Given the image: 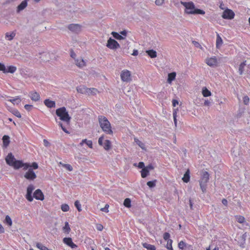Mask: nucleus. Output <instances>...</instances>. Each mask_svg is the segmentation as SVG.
<instances>
[{"mask_svg":"<svg viewBox=\"0 0 250 250\" xmlns=\"http://www.w3.org/2000/svg\"><path fill=\"white\" fill-rule=\"evenodd\" d=\"M56 115L59 117L62 122H59V125L62 130L67 134H69L70 129L71 117L65 107H62L57 109L56 111Z\"/></svg>","mask_w":250,"mask_h":250,"instance_id":"obj_1","label":"nucleus"},{"mask_svg":"<svg viewBox=\"0 0 250 250\" xmlns=\"http://www.w3.org/2000/svg\"><path fill=\"white\" fill-rule=\"evenodd\" d=\"M181 3L185 7V13L187 14H201L204 15V11L195 8V5L192 1L184 2L181 1Z\"/></svg>","mask_w":250,"mask_h":250,"instance_id":"obj_2","label":"nucleus"},{"mask_svg":"<svg viewBox=\"0 0 250 250\" xmlns=\"http://www.w3.org/2000/svg\"><path fill=\"white\" fill-rule=\"evenodd\" d=\"M98 121L102 130L107 134L113 135L111 124L108 119L104 116H99Z\"/></svg>","mask_w":250,"mask_h":250,"instance_id":"obj_3","label":"nucleus"},{"mask_svg":"<svg viewBox=\"0 0 250 250\" xmlns=\"http://www.w3.org/2000/svg\"><path fill=\"white\" fill-rule=\"evenodd\" d=\"M209 179V175L207 171H204L199 181L200 188L203 193L206 191L207 183L208 182Z\"/></svg>","mask_w":250,"mask_h":250,"instance_id":"obj_4","label":"nucleus"},{"mask_svg":"<svg viewBox=\"0 0 250 250\" xmlns=\"http://www.w3.org/2000/svg\"><path fill=\"white\" fill-rule=\"evenodd\" d=\"M120 77L122 81L124 82L128 83L132 80L131 72L127 69H124L121 71Z\"/></svg>","mask_w":250,"mask_h":250,"instance_id":"obj_5","label":"nucleus"},{"mask_svg":"<svg viewBox=\"0 0 250 250\" xmlns=\"http://www.w3.org/2000/svg\"><path fill=\"white\" fill-rule=\"evenodd\" d=\"M12 167H13L15 169H18L23 167L24 170H26L29 168L30 166L27 163H23L22 161L16 160Z\"/></svg>","mask_w":250,"mask_h":250,"instance_id":"obj_6","label":"nucleus"},{"mask_svg":"<svg viewBox=\"0 0 250 250\" xmlns=\"http://www.w3.org/2000/svg\"><path fill=\"white\" fill-rule=\"evenodd\" d=\"M106 46L110 49L116 50L120 48V45L116 40L110 38L107 40Z\"/></svg>","mask_w":250,"mask_h":250,"instance_id":"obj_7","label":"nucleus"},{"mask_svg":"<svg viewBox=\"0 0 250 250\" xmlns=\"http://www.w3.org/2000/svg\"><path fill=\"white\" fill-rule=\"evenodd\" d=\"M235 14L234 12L229 9L227 8L224 10L222 15V17L224 19L232 20L234 18Z\"/></svg>","mask_w":250,"mask_h":250,"instance_id":"obj_8","label":"nucleus"},{"mask_svg":"<svg viewBox=\"0 0 250 250\" xmlns=\"http://www.w3.org/2000/svg\"><path fill=\"white\" fill-rule=\"evenodd\" d=\"M28 171L24 175V178L29 181H34L36 178L37 175L33 170V168L27 169Z\"/></svg>","mask_w":250,"mask_h":250,"instance_id":"obj_9","label":"nucleus"},{"mask_svg":"<svg viewBox=\"0 0 250 250\" xmlns=\"http://www.w3.org/2000/svg\"><path fill=\"white\" fill-rule=\"evenodd\" d=\"M35 187L32 184L29 185L27 187L26 198L29 202H32L33 200L32 193Z\"/></svg>","mask_w":250,"mask_h":250,"instance_id":"obj_10","label":"nucleus"},{"mask_svg":"<svg viewBox=\"0 0 250 250\" xmlns=\"http://www.w3.org/2000/svg\"><path fill=\"white\" fill-rule=\"evenodd\" d=\"M206 63L209 66H216L218 64L217 59L216 57L214 56L210 58H207L206 59Z\"/></svg>","mask_w":250,"mask_h":250,"instance_id":"obj_11","label":"nucleus"},{"mask_svg":"<svg viewBox=\"0 0 250 250\" xmlns=\"http://www.w3.org/2000/svg\"><path fill=\"white\" fill-rule=\"evenodd\" d=\"M63 242L72 249L76 248L78 247L77 245L73 242L72 239L70 237L64 238L63 239Z\"/></svg>","mask_w":250,"mask_h":250,"instance_id":"obj_12","label":"nucleus"},{"mask_svg":"<svg viewBox=\"0 0 250 250\" xmlns=\"http://www.w3.org/2000/svg\"><path fill=\"white\" fill-rule=\"evenodd\" d=\"M16 159L14 157V156L12 154V153H9L6 156L5 158V161L7 165H8L10 166H11L13 165V163L16 161Z\"/></svg>","mask_w":250,"mask_h":250,"instance_id":"obj_13","label":"nucleus"},{"mask_svg":"<svg viewBox=\"0 0 250 250\" xmlns=\"http://www.w3.org/2000/svg\"><path fill=\"white\" fill-rule=\"evenodd\" d=\"M33 197L37 200L42 201L44 199V195L41 189H38L33 193Z\"/></svg>","mask_w":250,"mask_h":250,"instance_id":"obj_14","label":"nucleus"},{"mask_svg":"<svg viewBox=\"0 0 250 250\" xmlns=\"http://www.w3.org/2000/svg\"><path fill=\"white\" fill-rule=\"evenodd\" d=\"M68 29L71 31L78 32L81 30V26L78 24H71L68 26Z\"/></svg>","mask_w":250,"mask_h":250,"instance_id":"obj_15","label":"nucleus"},{"mask_svg":"<svg viewBox=\"0 0 250 250\" xmlns=\"http://www.w3.org/2000/svg\"><path fill=\"white\" fill-rule=\"evenodd\" d=\"M27 6V0H24L22 1L17 7L16 12L17 13H20L21 11L24 9Z\"/></svg>","mask_w":250,"mask_h":250,"instance_id":"obj_16","label":"nucleus"},{"mask_svg":"<svg viewBox=\"0 0 250 250\" xmlns=\"http://www.w3.org/2000/svg\"><path fill=\"white\" fill-rule=\"evenodd\" d=\"M76 65L79 68H82L86 65V62L82 58L75 60Z\"/></svg>","mask_w":250,"mask_h":250,"instance_id":"obj_17","label":"nucleus"},{"mask_svg":"<svg viewBox=\"0 0 250 250\" xmlns=\"http://www.w3.org/2000/svg\"><path fill=\"white\" fill-rule=\"evenodd\" d=\"M223 40L218 33H216V46L217 48H219L223 44Z\"/></svg>","mask_w":250,"mask_h":250,"instance_id":"obj_18","label":"nucleus"},{"mask_svg":"<svg viewBox=\"0 0 250 250\" xmlns=\"http://www.w3.org/2000/svg\"><path fill=\"white\" fill-rule=\"evenodd\" d=\"M78 92L86 94L87 93L88 88L84 85H80L77 88Z\"/></svg>","mask_w":250,"mask_h":250,"instance_id":"obj_19","label":"nucleus"},{"mask_svg":"<svg viewBox=\"0 0 250 250\" xmlns=\"http://www.w3.org/2000/svg\"><path fill=\"white\" fill-rule=\"evenodd\" d=\"M2 140L3 146H4L5 147H7L10 143L9 136L8 135H5L2 137Z\"/></svg>","mask_w":250,"mask_h":250,"instance_id":"obj_20","label":"nucleus"},{"mask_svg":"<svg viewBox=\"0 0 250 250\" xmlns=\"http://www.w3.org/2000/svg\"><path fill=\"white\" fill-rule=\"evenodd\" d=\"M63 232L66 234H68L69 233V232L71 231V228L70 227V226L69 225V223L68 222H65L64 226H63L62 228Z\"/></svg>","mask_w":250,"mask_h":250,"instance_id":"obj_21","label":"nucleus"},{"mask_svg":"<svg viewBox=\"0 0 250 250\" xmlns=\"http://www.w3.org/2000/svg\"><path fill=\"white\" fill-rule=\"evenodd\" d=\"M17 70V68L16 66L11 65L7 67V68L5 67V70L4 71V73H14Z\"/></svg>","mask_w":250,"mask_h":250,"instance_id":"obj_22","label":"nucleus"},{"mask_svg":"<svg viewBox=\"0 0 250 250\" xmlns=\"http://www.w3.org/2000/svg\"><path fill=\"white\" fill-rule=\"evenodd\" d=\"M190 171L189 169H188L186 173L184 174L183 177L182 178L183 181L185 183H188L190 180Z\"/></svg>","mask_w":250,"mask_h":250,"instance_id":"obj_23","label":"nucleus"},{"mask_svg":"<svg viewBox=\"0 0 250 250\" xmlns=\"http://www.w3.org/2000/svg\"><path fill=\"white\" fill-rule=\"evenodd\" d=\"M103 146L105 150H109L111 148V143L109 140H106Z\"/></svg>","mask_w":250,"mask_h":250,"instance_id":"obj_24","label":"nucleus"},{"mask_svg":"<svg viewBox=\"0 0 250 250\" xmlns=\"http://www.w3.org/2000/svg\"><path fill=\"white\" fill-rule=\"evenodd\" d=\"M176 76V73L174 72L169 73L168 75L167 82L170 83L172 81L175 79Z\"/></svg>","mask_w":250,"mask_h":250,"instance_id":"obj_25","label":"nucleus"},{"mask_svg":"<svg viewBox=\"0 0 250 250\" xmlns=\"http://www.w3.org/2000/svg\"><path fill=\"white\" fill-rule=\"evenodd\" d=\"M16 36V33L14 32H7L5 33V38H7L8 41H11Z\"/></svg>","mask_w":250,"mask_h":250,"instance_id":"obj_26","label":"nucleus"},{"mask_svg":"<svg viewBox=\"0 0 250 250\" xmlns=\"http://www.w3.org/2000/svg\"><path fill=\"white\" fill-rule=\"evenodd\" d=\"M146 53L148 54V55L151 58H154L157 57V52L156 51L151 49L148 50L146 51Z\"/></svg>","mask_w":250,"mask_h":250,"instance_id":"obj_27","label":"nucleus"},{"mask_svg":"<svg viewBox=\"0 0 250 250\" xmlns=\"http://www.w3.org/2000/svg\"><path fill=\"white\" fill-rule=\"evenodd\" d=\"M98 92V90L95 88H88L87 95H94Z\"/></svg>","mask_w":250,"mask_h":250,"instance_id":"obj_28","label":"nucleus"},{"mask_svg":"<svg viewBox=\"0 0 250 250\" xmlns=\"http://www.w3.org/2000/svg\"><path fill=\"white\" fill-rule=\"evenodd\" d=\"M202 94L204 97H207L211 96V93L206 87L202 89Z\"/></svg>","mask_w":250,"mask_h":250,"instance_id":"obj_29","label":"nucleus"},{"mask_svg":"<svg viewBox=\"0 0 250 250\" xmlns=\"http://www.w3.org/2000/svg\"><path fill=\"white\" fill-rule=\"evenodd\" d=\"M144 248L146 249L147 250H156V248L154 245L149 244L146 243L143 244Z\"/></svg>","mask_w":250,"mask_h":250,"instance_id":"obj_30","label":"nucleus"},{"mask_svg":"<svg viewBox=\"0 0 250 250\" xmlns=\"http://www.w3.org/2000/svg\"><path fill=\"white\" fill-rule=\"evenodd\" d=\"M149 174V171L145 167L143 168L141 171V177L143 178H146Z\"/></svg>","mask_w":250,"mask_h":250,"instance_id":"obj_31","label":"nucleus"},{"mask_svg":"<svg viewBox=\"0 0 250 250\" xmlns=\"http://www.w3.org/2000/svg\"><path fill=\"white\" fill-rule=\"evenodd\" d=\"M30 98L33 101H37L39 100L40 95L37 92H33L31 93Z\"/></svg>","mask_w":250,"mask_h":250,"instance_id":"obj_32","label":"nucleus"},{"mask_svg":"<svg viewBox=\"0 0 250 250\" xmlns=\"http://www.w3.org/2000/svg\"><path fill=\"white\" fill-rule=\"evenodd\" d=\"M237 221L240 223V224H243L245 222V218L244 216H241V215H236L235 216Z\"/></svg>","mask_w":250,"mask_h":250,"instance_id":"obj_33","label":"nucleus"},{"mask_svg":"<svg viewBox=\"0 0 250 250\" xmlns=\"http://www.w3.org/2000/svg\"><path fill=\"white\" fill-rule=\"evenodd\" d=\"M246 61H244L243 62H242L240 65L239 68V72L240 75H242L244 71V69L245 66L246 65Z\"/></svg>","mask_w":250,"mask_h":250,"instance_id":"obj_34","label":"nucleus"},{"mask_svg":"<svg viewBox=\"0 0 250 250\" xmlns=\"http://www.w3.org/2000/svg\"><path fill=\"white\" fill-rule=\"evenodd\" d=\"M59 165H62V167H63L69 171H71L73 170V167L70 164H63L62 162H60Z\"/></svg>","mask_w":250,"mask_h":250,"instance_id":"obj_35","label":"nucleus"},{"mask_svg":"<svg viewBox=\"0 0 250 250\" xmlns=\"http://www.w3.org/2000/svg\"><path fill=\"white\" fill-rule=\"evenodd\" d=\"M157 180H154L153 181H148L147 182L146 185L148 186L149 188H152L155 187L156 184Z\"/></svg>","mask_w":250,"mask_h":250,"instance_id":"obj_36","label":"nucleus"},{"mask_svg":"<svg viewBox=\"0 0 250 250\" xmlns=\"http://www.w3.org/2000/svg\"><path fill=\"white\" fill-rule=\"evenodd\" d=\"M135 142L136 143V144L141 148H142L143 149H144L145 148V144L142 142H141V141H140L139 140H138V139H135Z\"/></svg>","mask_w":250,"mask_h":250,"instance_id":"obj_37","label":"nucleus"},{"mask_svg":"<svg viewBox=\"0 0 250 250\" xmlns=\"http://www.w3.org/2000/svg\"><path fill=\"white\" fill-rule=\"evenodd\" d=\"M111 34L115 39L117 40H122L124 39V37H123L121 35L117 32H112Z\"/></svg>","mask_w":250,"mask_h":250,"instance_id":"obj_38","label":"nucleus"},{"mask_svg":"<svg viewBox=\"0 0 250 250\" xmlns=\"http://www.w3.org/2000/svg\"><path fill=\"white\" fill-rule=\"evenodd\" d=\"M186 246H187V244L183 241H180L178 243V247L181 250H185Z\"/></svg>","mask_w":250,"mask_h":250,"instance_id":"obj_39","label":"nucleus"},{"mask_svg":"<svg viewBox=\"0 0 250 250\" xmlns=\"http://www.w3.org/2000/svg\"><path fill=\"white\" fill-rule=\"evenodd\" d=\"M69 208V206L66 204H63L61 205V209L64 212L68 211Z\"/></svg>","mask_w":250,"mask_h":250,"instance_id":"obj_40","label":"nucleus"},{"mask_svg":"<svg viewBox=\"0 0 250 250\" xmlns=\"http://www.w3.org/2000/svg\"><path fill=\"white\" fill-rule=\"evenodd\" d=\"M124 205L125 207L127 208H130L131 207V201L130 199H125L124 202Z\"/></svg>","mask_w":250,"mask_h":250,"instance_id":"obj_41","label":"nucleus"},{"mask_svg":"<svg viewBox=\"0 0 250 250\" xmlns=\"http://www.w3.org/2000/svg\"><path fill=\"white\" fill-rule=\"evenodd\" d=\"M5 222L9 226L12 224V221L9 215H6L5 219Z\"/></svg>","mask_w":250,"mask_h":250,"instance_id":"obj_42","label":"nucleus"},{"mask_svg":"<svg viewBox=\"0 0 250 250\" xmlns=\"http://www.w3.org/2000/svg\"><path fill=\"white\" fill-rule=\"evenodd\" d=\"M172 240H168L167 241V248L168 250H173L172 246Z\"/></svg>","mask_w":250,"mask_h":250,"instance_id":"obj_43","label":"nucleus"},{"mask_svg":"<svg viewBox=\"0 0 250 250\" xmlns=\"http://www.w3.org/2000/svg\"><path fill=\"white\" fill-rule=\"evenodd\" d=\"M37 247L41 250H47V247L44 246L41 243H37L36 244Z\"/></svg>","mask_w":250,"mask_h":250,"instance_id":"obj_44","label":"nucleus"},{"mask_svg":"<svg viewBox=\"0 0 250 250\" xmlns=\"http://www.w3.org/2000/svg\"><path fill=\"white\" fill-rule=\"evenodd\" d=\"M74 205L78 211L80 212L82 211L81 205L78 200H77L75 202Z\"/></svg>","mask_w":250,"mask_h":250,"instance_id":"obj_45","label":"nucleus"},{"mask_svg":"<svg viewBox=\"0 0 250 250\" xmlns=\"http://www.w3.org/2000/svg\"><path fill=\"white\" fill-rule=\"evenodd\" d=\"M10 101L14 104H19L21 102V100L19 97H17L16 98L11 99Z\"/></svg>","mask_w":250,"mask_h":250,"instance_id":"obj_46","label":"nucleus"},{"mask_svg":"<svg viewBox=\"0 0 250 250\" xmlns=\"http://www.w3.org/2000/svg\"><path fill=\"white\" fill-rule=\"evenodd\" d=\"M28 164L30 166V167H29V168H28V169L33 168V169H36L38 168V165L36 162H34L32 164H30V163H28Z\"/></svg>","mask_w":250,"mask_h":250,"instance_id":"obj_47","label":"nucleus"},{"mask_svg":"<svg viewBox=\"0 0 250 250\" xmlns=\"http://www.w3.org/2000/svg\"><path fill=\"white\" fill-rule=\"evenodd\" d=\"M12 114L18 118H21V115L20 112L17 109H13L11 111Z\"/></svg>","mask_w":250,"mask_h":250,"instance_id":"obj_48","label":"nucleus"},{"mask_svg":"<svg viewBox=\"0 0 250 250\" xmlns=\"http://www.w3.org/2000/svg\"><path fill=\"white\" fill-rule=\"evenodd\" d=\"M55 106V102L48 99V107H54Z\"/></svg>","mask_w":250,"mask_h":250,"instance_id":"obj_49","label":"nucleus"},{"mask_svg":"<svg viewBox=\"0 0 250 250\" xmlns=\"http://www.w3.org/2000/svg\"><path fill=\"white\" fill-rule=\"evenodd\" d=\"M243 103L245 104L248 105L249 104L250 99L248 96H245L243 98Z\"/></svg>","mask_w":250,"mask_h":250,"instance_id":"obj_50","label":"nucleus"},{"mask_svg":"<svg viewBox=\"0 0 250 250\" xmlns=\"http://www.w3.org/2000/svg\"><path fill=\"white\" fill-rule=\"evenodd\" d=\"M170 237V234L168 232H165L163 235V238L165 240H170L169 238Z\"/></svg>","mask_w":250,"mask_h":250,"instance_id":"obj_51","label":"nucleus"},{"mask_svg":"<svg viewBox=\"0 0 250 250\" xmlns=\"http://www.w3.org/2000/svg\"><path fill=\"white\" fill-rule=\"evenodd\" d=\"M109 205L108 204H106L105 207L103 208H101V210L102 211H104L105 212H108V208H109Z\"/></svg>","mask_w":250,"mask_h":250,"instance_id":"obj_52","label":"nucleus"},{"mask_svg":"<svg viewBox=\"0 0 250 250\" xmlns=\"http://www.w3.org/2000/svg\"><path fill=\"white\" fill-rule=\"evenodd\" d=\"M104 136H101L99 138V140H98V143L99 144V145L100 146H103L104 144H103V140H104Z\"/></svg>","mask_w":250,"mask_h":250,"instance_id":"obj_53","label":"nucleus"},{"mask_svg":"<svg viewBox=\"0 0 250 250\" xmlns=\"http://www.w3.org/2000/svg\"><path fill=\"white\" fill-rule=\"evenodd\" d=\"M24 108L26 110L29 111L33 108V105L30 104H25L24 105Z\"/></svg>","mask_w":250,"mask_h":250,"instance_id":"obj_54","label":"nucleus"},{"mask_svg":"<svg viewBox=\"0 0 250 250\" xmlns=\"http://www.w3.org/2000/svg\"><path fill=\"white\" fill-rule=\"evenodd\" d=\"M164 2V0H156L155 4L157 5L160 6L162 5Z\"/></svg>","mask_w":250,"mask_h":250,"instance_id":"obj_55","label":"nucleus"},{"mask_svg":"<svg viewBox=\"0 0 250 250\" xmlns=\"http://www.w3.org/2000/svg\"><path fill=\"white\" fill-rule=\"evenodd\" d=\"M86 144L90 148H93V144L91 140H88V141L86 142Z\"/></svg>","mask_w":250,"mask_h":250,"instance_id":"obj_56","label":"nucleus"},{"mask_svg":"<svg viewBox=\"0 0 250 250\" xmlns=\"http://www.w3.org/2000/svg\"><path fill=\"white\" fill-rule=\"evenodd\" d=\"M192 43L194 44V45L197 47H199L201 49H202V46L199 43V42H197L196 41H193L192 42Z\"/></svg>","mask_w":250,"mask_h":250,"instance_id":"obj_57","label":"nucleus"},{"mask_svg":"<svg viewBox=\"0 0 250 250\" xmlns=\"http://www.w3.org/2000/svg\"><path fill=\"white\" fill-rule=\"evenodd\" d=\"M5 66L3 63L0 62V71H1L3 72H4L5 70Z\"/></svg>","mask_w":250,"mask_h":250,"instance_id":"obj_58","label":"nucleus"},{"mask_svg":"<svg viewBox=\"0 0 250 250\" xmlns=\"http://www.w3.org/2000/svg\"><path fill=\"white\" fill-rule=\"evenodd\" d=\"M96 228L98 230L102 231L103 229V226L101 224H97Z\"/></svg>","mask_w":250,"mask_h":250,"instance_id":"obj_59","label":"nucleus"},{"mask_svg":"<svg viewBox=\"0 0 250 250\" xmlns=\"http://www.w3.org/2000/svg\"><path fill=\"white\" fill-rule=\"evenodd\" d=\"M138 167L139 168H142V169L144 168V167H145V164L142 162L139 163Z\"/></svg>","mask_w":250,"mask_h":250,"instance_id":"obj_60","label":"nucleus"},{"mask_svg":"<svg viewBox=\"0 0 250 250\" xmlns=\"http://www.w3.org/2000/svg\"><path fill=\"white\" fill-rule=\"evenodd\" d=\"M146 169H147L149 171L150 170H152L154 169V167L152 165H149L145 167Z\"/></svg>","mask_w":250,"mask_h":250,"instance_id":"obj_61","label":"nucleus"},{"mask_svg":"<svg viewBox=\"0 0 250 250\" xmlns=\"http://www.w3.org/2000/svg\"><path fill=\"white\" fill-rule=\"evenodd\" d=\"M172 103L173 106H176L178 104V101L176 100H173Z\"/></svg>","mask_w":250,"mask_h":250,"instance_id":"obj_62","label":"nucleus"},{"mask_svg":"<svg viewBox=\"0 0 250 250\" xmlns=\"http://www.w3.org/2000/svg\"><path fill=\"white\" fill-rule=\"evenodd\" d=\"M189 202L190 208V209L192 210L193 209V203H192V200H191V199H189Z\"/></svg>","mask_w":250,"mask_h":250,"instance_id":"obj_63","label":"nucleus"},{"mask_svg":"<svg viewBox=\"0 0 250 250\" xmlns=\"http://www.w3.org/2000/svg\"><path fill=\"white\" fill-rule=\"evenodd\" d=\"M222 203L223 205H225V206H227V204H228V201L226 199H223L222 200Z\"/></svg>","mask_w":250,"mask_h":250,"instance_id":"obj_64","label":"nucleus"}]
</instances>
